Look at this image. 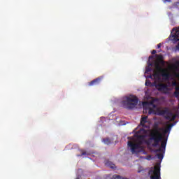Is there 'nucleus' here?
<instances>
[{
    "mask_svg": "<svg viewBox=\"0 0 179 179\" xmlns=\"http://www.w3.org/2000/svg\"><path fill=\"white\" fill-rule=\"evenodd\" d=\"M145 143L148 146H150L151 145L152 148L160 146L159 149L154 150V153H159V152H162V153L166 152L167 138H164L163 134L157 129H153L150 132L149 138L145 141Z\"/></svg>",
    "mask_w": 179,
    "mask_h": 179,
    "instance_id": "1",
    "label": "nucleus"
},
{
    "mask_svg": "<svg viewBox=\"0 0 179 179\" xmlns=\"http://www.w3.org/2000/svg\"><path fill=\"white\" fill-rule=\"evenodd\" d=\"M127 139H129L127 145L130 148L131 153H136V150L141 149V145H143V142H145V136L138 135L136 133L134 136L128 137Z\"/></svg>",
    "mask_w": 179,
    "mask_h": 179,
    "instance_id": "2",
    "label": "nucleus"
},
{
    "mask_svg": "<svg viewBox=\"0 0 179 179\" xmlns=\"http://www.w3.org/2000/svg\"><path fill=\"white\" fill-rule=\"evenodd\" d=\"M138 97L134 95H129V96H125L122 101V105L124 108H127L128 110H132L138 104Z\"/></svg>",
    "mask_w": 179,
    "mask_h": 179,
    "instance_id": "3",
    "label": "nucleus"
},
{
    "mask_svg": "<svg viewBox=\"0 0 179 179\" xmlns=\"http://www.w3.org/2000/svg\"><path fill=\"white\" fill-rule=\"evenodd\" d=\"M159 115H166L165 118L169 121H174L176 120V115L170 111L169 108H164V110H159Z\"/></svg>",
    "mask_w": 179,
    "mask_h": 179,
    "instance_id": "4",
    "label": "nucleus"
},
{
    "mask_svg": "<svg viewBox=\"0 0 179 179\" xmlns=\"http://www.w3.org/2000/svg\"><path fill=\"white\" fill-rule=\"evenodd\" d=\"M170 38L171 40L173 42V43H177V41H179V27L177 29L173 28L172 29V31L171 33V36H170ZM176 50H178L179 51V43H178V45L176 46Z\"/></svg>",
    "mask_w": 179,
    "mask_h": 179,
    "instance_id": "5",
    "label": "nucleus"
},
{
    "mask_svg": "<svg viewBox=\"0 0 179 179\" xmlns=\"http://www.w3.org/2000/svg\"><path fill=\"white\" fill-rule=\"evenodd\" d=\"M148 174L150 176V179H162L160 177V166L157 165L149 171Z\"/></svg>",
    "mask_w": 179,
    "mask_h": 179,
    "instance_id": "6",
    "label": "nucleus"
},
{
    "mask_svg": "<svg viewBox=\"0 0 179 179\" xmlns=\"http://www.w3.org/2000/svg\"><path fill=\"white\" fill-rule=\"evenodd\" d=\"M156 69L158 71H159L161 76H162V78H164L165 80H169L170 79V76H171L170 73H169V71H167V70L162 69V67H160V64H159V63H157L156 64Z\"/></svg>",
    "mask_w": 179,
    "mask_h": 179,
    "instance_id": "7",
    "label": "nucleus"
},
{
    "mask_svg": "<svg viewBox=\"0 0 179 179\" xmlns=\"http://www.w3.org/2000/svg\"><path fill=\"white\" fill-rule=\"evenodd\" d=\"M155 87H157L159 92H163L164 94H167L169 93V86L166 84L159 83L155 85Z\"/></svg>",
    "mask_w": 179,
    "mask_h": 179,
    "instance_id": "8",
    "label": "nucleus"
},
{
    "mask_svg": "<svg viewBox=\"0 0 179 179\" xmlns=\"http://www.w3.org/2000/svg\"><path fill=\"white\" fill-rule=\"evenodd\" d=\"M103 76H99L91 82L88 83V86H97L98 85H100L101 82L103 81Z\"/></svg>",
    "mask_w": 179,
    "mask_h": 179,
    "instance_id": "9",
    "label": "nucleus"
},
{
    "mask_svg": "<svg viewBox=\"0 0 179 179\" xmlns=\"http://www.w3.org/2000/svg\"><path fill=\"white\" fill-rule=\"evenodd\" d=\"M146 122H148V116H144L141 118L140 124L143 128H148L149 126H146Z\"/></svg>",
    "mask_w": 179,
    "mask_h": 179,
    "instance_id": "10",
    "label": "nucleus"
},
{
    "mask_svg": "<svg viewBox=\"0 0 179 179\" xmlns=\"http://www.w3.org/2000/svg\"><path fill=\"white\" fill-rule=\"evenodd\" d=\"M155 57H157V61L159 62V64L164 65V61L163 60V55H155Z\"/></svg>",
    "mask_w": 179,
    "mask_h": 179,
    "instance_id": "11",
    "label": "nucleus"
},
{
    "mask_svg": "<svg viewBox=\"0 0 179 179\" xmlns=\"http://www.w3.org/2000/svg\"><path fill=\"white\" fill-rule=\"evenodd\" d=\"M105 166H107V167H110V169H115V164L108 159L105 161Z\"/></svg>",
    "mask_w": 179,
    "mask_h": 179,
    "instance_id": "12",
    "label": "nucleus"
},
{
    "mask_svg": "<svg viewBox=\"0 0 179 179\" xmlns=\"http://www.w3.org/2000/svg\"><path fill=\"white\" fill-rule=\"evenodd\" d=\"M102 141L103 143H105V145H110V143L113 142L110 138H103Z\"/></svg>",
    "mask_w": 179,
    "mask_h": 179,
    "instance_id": "13",
    "label": "nucleus"
},
{
    "mask_svg": "<svg viewBox=\"0 0 179 179\" xmlns=\"http://www.w3.org/2000/svg\"><path fill=\"white\" fill-rule=\"evenodd\" d=\"M159 131H163V138L164 139H166V138H164V136H166V134H169V131L165 129H163V128H159Z\"/></svg>",
    "mask_w": 179,
    "mask_h": 179,
    "instance_id": "14",
    "label": "nucleus"
},
{
    "mask_svg": "<svg viewBox=\"0 0 179 179\" xmlns=\"http://www.w3.org/2000/svg\"><path fill=\"white\" fill-rule=\"evenodd\" d=\"M173 127H174V124L171 123L168 127H166L165 129L168 131L169 134H170V131H171Z\"/></svg>",
    "mask_w": 179,
    "mask_h": 179,
    "instance_id": "15",
    "label": "nucleus"
},
{
    "mask_svg": "<svg viewBox=\"0 0 179 179\" xmlns=\"http://www.w3.org/2000/svg\"><path fill=\"white\" fill-rule=\"evenodd\" d=\"M152 65H153L152 63H150L148 66H147L145 68V73H148V72H150L152 71V68H150V66H152Z\"/></svg>",
    "mask_w": 179,
    "mask_h": 179,
    "instance_id": "16",
    "label": "nucleus"
},
{
    "mask_svg": "<svg viewBox=\"0 0 179 179\" xmlns=\"http://www.w3.org/2000/svg\"><path fill=\"white\" fill-rule=\"evenodd\" d=\"M81 155H78V157H82V156H87V152L86 151H83V150H80Z\"/></svg>",
    "mask_w": 179,
    "mask_h": 179,
    "instance_id": "17",
    "label": "nucleus"
},
{
    "mask_svg": "<svg viewBox=\"0 0 179 179\" xmlns=\"http://www.w3.org/2000/svg\"><path fill=\"white\" fill-rule=\"evenodd\" d=\"M110 179H128V178H122L121 176L119 175H113Z\"/></svg>",
    "mask_w": 179,
    "mask_h": 179,
    "instance_id": "18",
    "label": "nucleus"
},
{
    "mask_svg": "<svg viewBox=\"0 0 179 179\" xmlns=\"http://www.w3.org/2000/svg\"><path fill=\"white\" fill-rule=\"evenodd\" d=\"M157 157L159 160H163V157H164V155L163 153H158L157 154Z\"/></svg>",
    "mask_w": 179,
    "mask_h": 179,
    "instance_id": "19",
    "label": "nucleus"
},
{
    "mask_svg": "<svg viewBox=\"0 0 179 179\" xmlns=\"http://www.w3.org/2000/svg\"><path fill=\"white\" fill-rule=\"evenodd\" d=\"M171 85H172L173 87H176V86H178V83H177V81H176V80H173L172 82Z\"/></svg>",
    "mask_w": 179,
    "mask_h": 179,
    "instance_id": "20",
    "label": "nucleus"
},
{
    "mask_svg": "<svg viewBox=\"0 0 179 179\" xmlns=\"http://www.w3.org/2000/svg\"><path fill=\"white\" fill-rule=\"evenodd\" d=\"M173 95L175 97H176L177 99H178V96H179V92L178 91H175L173 92Z\"/></svg>",
    "mask_w": 179,
    "mask_h": 179,
    "instance_id": "21",
    "label": "nucleus"
},
{
    "mask_svg": "<svg viewBox=\"0 0 179 179\" xmlns=\"http://www.w3.org/2000/svg\"><path fill=\"white\" fill-rule=\"evenodd\" d=\"M145 86H152V83L150 80H146L145 81Z\"/></svg>",
    "mask_w": 179,
    "mask_h": 179,
    "instance_id": "22",
    "label": "nucleus"
},
{
    "mask_svg": "<svg viewBox=\"0 0 179 179\" xmlns=\"http://www.w3.org/2000/svg\"><path fill=\"white\" fill-rule=\"evenodd\" d=\"M153 113V109L152 108H149L148 114H152Z\"/></svg>",
    "mask_w": 179,
    "mask_h": 179,
    "instance_id": "23",
    "label": "nucleus"
},
{
    "mask_svg": "<svg viewBox=\"0 0 179 179\" xmlns=\"http://www.w3.org/2000/svg\"><path fill=\"white\" fill-rule=\"evenodd\" d=\"M175 92H179V86L175 87Z\"/></svg>",
    "mask_w": 179,
    "mask_h": 179,
    "instance_id": "24",
    "label": "nucleus"
},
{
    "mask_svg": "<svg viewBox=\"0 0 179 179\" xmlns=\"http://www.w3.org/2000/svg\"><path fill=\"white\" fill-rule=\"evenodd\" d=\"M176 66H179V61H177L175 64Z\"/></svg>",
    "mask_w": 179,
    "mask_h": 179,
    "instance_id": "25",
    "label": "nucleus"
},
{
    "mask_svg": "<svg viewBox=\"0 0 179 179\" xmlns=\"http://www.w3.org/2000/svg\"><path fill=\"white\" fill-rule=\"evenodd\" d=\"M163 2L166 3V2H171V0H163Z\"/></svg>",
    "mask_w": 179,
    "mask_h": 179,
    "instance_id": "26",
    "label": "nucleus"
},
{
    "mask_svg": "<svg viewBox=\"0 0 179 179\" xmlns=\"http://www.w3.org/2000/svg\"><path fill=\"white\" fill-rule=\"evenodd\" d=\"M156 52H157L156 50H153L152 51V55L156 54Z\"/></svg>",
    "mask_w": 179,
    "mask_h": 179,
    "instance_id": "27",
    "label": "nucleus"
},
{
    "mask_svg": "<svg viewBox=\"0 0 179 179\" xmlns=\"http://www.w3.org/2000/svg\"><path fill=\"white\" fill-rule=\"evenodd\" d=\"M160 47H162V43H159V44L157 45V48H160Z\"/></svg>",
    "mask_w": 179,
    "mask_h": 179,
    "instance_id": "28",
    "label": "nucleus"
},
{
    "mask_svg": "<svg viewBox=\"0 0 179 179\" xmlns=\"http://www.w3.org/2000/svg\"><path fill=\"white\" fill-rule=\"evenodd\" d=\"M148 102H144L143 103V106H146V105H148Z\"/></svg>",
    "mask_w": 179,
    "mask_h": 179,
    "instance_id": "29",
    "label": "nucleus"
},
{
    "mask_svg": "<svg viewBox=\"0 0 179 179\" xmlns=\"http://www.w3.org/2000/svg\"><path fill=\"white\" fill-rule=\"evenodd\" d=\"M108 178H111V176H110V175L108 176H107V179H108Z\"/></svg>",
    "mask_w": 179,
    "mask_h": 179,
    "instance_id": "30",
    "label": "nucleus"
},
{
    "mask_svg": "<svg viewBox=\"0 0 179 179\" xmlns=\"http://www.w3.org/2000/svg\"><path fill=\"white\" fill-rule=\"evenodd\" d=\"M151 58H153V56H150L149 59H150Z\"/></svg>",
    "mask_w": 179,
    "mask_h": 179,
    "instance_id": "31",
    "label": "nucleus"
},
{
    "mask_svg": "<svg viewBox=\"0 0 179 179\" xmlns=\"http://www.w3.org/2000/svg\"><path fill=\"white\" fill-rule=\"evenodd\" d=\"M155 76L159 77V73L155 74Z\"/></svg>",
    "mask_w": 179,
    "mask_h": 179,
    "instance_id": "32",
    "label": "nucleus"
},
{
    "mask_svg": "<svg viewBox=\"0 0 179 179\" xmlns=\"http://www.w3.org/2000/svg\"><path fill=\"white\" fill-rule=\"evenodd\" d=\"M176 76H179V75H178V74H176Z\"/></svg>",
    "mask_w": 179,
    "mask_h": 179,
    "instance_id": "33",
    "label": "nucleus"
},
{
    "mask_svg": "<svg viewBox=\"0 0 179 179\" xmlns=\"http://www.w3.org/2000/svg\"><path fill=\"white\" fill-rule=\"evenodd\" d=\"M138 173H141V171H138Z\"/></svg>",
    "mask_w": 179,
    "mask_h": 179,
    "instance_id": "34",
    "label": "nucleus"
},
{
    "mask_svg": "<svg viewBox=\"0 0 179 179\" xmlns=\"http://www.w3.org/2000/svg\"><path fill=\"white\" fill-rule=\"evenodd\" d=\"M76 179H79V178H77Z\"/></svg>",
    "mask_w": 179,
    "mask_h": 179,
    "instance_id": "35",
    "label": "nucleus"
}]
</instances>
